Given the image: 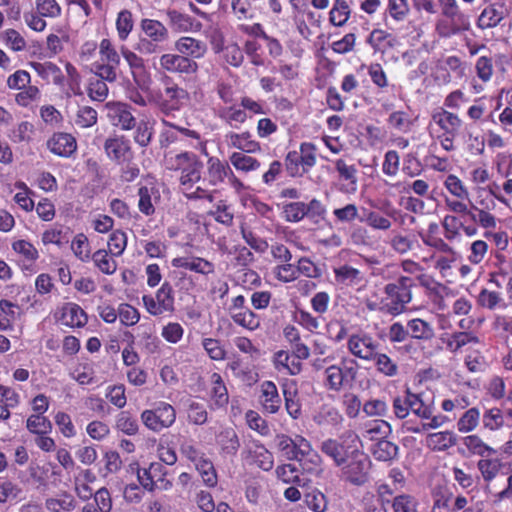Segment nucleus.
Returning <instances> with one entry per match:
<instances>
[{
    "label": "nucleus",
    "mask_w": 512,
    "mask_h": 512,
    "mask_svg": "<svg viewBox=\"0 0 512 512\" xmlns=\"http://www.w3.org/2000/svg\"><path fill=\"white\" fill-rule=\"evenodd\" d=\"M392 409L398 419H405L412 412L421 420L420 423L406 422V429L411 433L435 430L450 422L449 417L435 414L433 403H426L421 393H413L409 388L393 398Z\"/></svg>",
    "instance_id": "1"
},
{
    "label": "nucleus",
    "mask_w": 512,
    "mask_h": 512,
    "mask_svg": "<svg viewBox=\"0 0 512 512\" xmlns=\"http://www.w3.org/2000/svg\"><path fill=\"white\" fill-rule=\"evenodd\" d=\"M416 286L414 277L401 275L394 281L385 284L383 295H373L366 299V307L393 317L406 312L413 299L412 289Z\"/></svg>",
    "instance_id": "2"
},
{
    "label": "nucleus",
    "mask_w": 512,
    "mask_h": 512,
    "mask_svg": "<svg viewBox=\"0 0 512 512\" xmlns=\"http://www.w3.org/2000/svg\"><path fill=\"white\" fill-rule=\"evenodd\" d=\"M164 163L168 170L180 173V189L196 185L202 178L204 165L194 152L181 151L173 155H165Z\"/></svg>",
    "instance_id": "3"
},
{
    "label": "nucleus",
    "mask_w": 512,
    "mask_h": 512,
    "mask_svg": "<svg viewBox=\"0 0 512 512\" xmlns=\"http://www.w3.org/2000/svg\"><path fill=\"white\" fill-rule=\"evenodd\" d=\"M359 365L354 359L343 358L337 364L327 366L323 372V386L328 391L339 393L351 389L358 377Z\"/></svg>",
    "instance_id": "4"
},
{
    "label": "nucleus",
    "mask_w": 512,
    "mask_h": 512,
    "mask_svg": "<svg viewBox=\"0 0 512 512\" xmlns=\"http://www.w3.org/2000/svg\"><path fill=\"white\" fill-rule=\"evenodd\" d=\"M432 121L438 130L435 139L443 150L452 152L456 149L455 139L460 135L463 121L455 113L440 108L432 113Z\"/></svg>",
    "instance_id": "5"
},
{
    "label": "nucleus",
    "mask_w": 512,
    "mask_h": 512,
    "mask_svg": "<svg viewBox=\"0 0 512 512\" xmlns=\"http://www.w3.org/2000/svg\"><path fill=\"white\" fill-rule=\"evenodd\" d=\"M317 163V147L312 142H302L299 151L290 150L284 158L287 174L293 178H301L310 173Z\"/></svg>",
    "instance_id": "6"
},
{
    "label": "nucleus",
    "mask_w": 512,
    "mask_h": 512,
    "mask_svg": "<svg viewBox=\"0 0 512 512\" xmlns=\"http://www.w3.org/2000/svg\"><path fill=\"white\" fill-rule=\"evenodd\" d=\"M276 446L278 450L288 459L298 462L309 461L317 464L320 460L319 455L311 446V443L301 435L290 437L286 434L276 436Z\"/></svg>",
    "instance_id": "7"
},
{
    "label": "nucleus",
    "mask_w": 512,
    "mask_h": 512,
    "mask_svg": "<svg viewBox=\"0 0 512 512\" xmlns=\"http://www.w3.org/2000/svg\"><path fill=\"white\" fill-rule=\"evenodd\" d=\"M176 418V409L165 401L153 403L151 408L143 410L140 414L143 425L155 433L172 427L176 422Z\"/></svg>",
    "instance_id": "8"
},
{
    "label": "nucleus",
    "mask_w": 512,
    "mask_h": 512,
    "mask_svg": "<svg viewBox=\"0 0 512 512\" xmlns=\"http://www.w3.org/2000/svg\"><path fill=\"white\" fill-rule=\"evenodd\" d=\"M476 468L479 473L477 475L478 482L483 485L485 491L491 493L494 482L506 474L507 466L495 449L494 453L491 452L487 456L479 458L476 462Z\"/></svg>",
    "instance_id": "9"
},
{
    "label": "nucleus",
    "mask_w": 512,
    "mask_h": 512,
    "mask_svg": "<svg viewBox=\"0 0 512 512\" xmlns=\"http://www.w3.org/2000/svg\"><path fill=\"white\" fill-rule=\"evenodd\" d=\"M354 454L341 465L343 478L353 485L361 486L369 480L371 461L360 449L354 450Z\"/></svg>",
    "instance_id": "10"
},
{
    "label": "nucleus",
    "mask_w": 512,
    "mask_h": 512,
    "mask_svg": "<svg viewBox=\"0 0 512 512\" xmlns=\"http://www.w3.org/2000/svg\"><path fill=\"white\" fill-rule=\"evenodd\" d=\"M142 301L145 309L152 316H160L175 311L174 290L168 281L162 283L155 296L143 295Z\"/></svg>",
    "instance_id": "11"
},
{
    "label": "nucleus",
    "mask_w": 512,
    "mask_h": 512,
    "mask_svg": "<svg viewBox=\"0 0 512 512\" xmlns=\"http://www.w3.org/2000/svg\"><path fill=\"white\" fill-rule=\"evenodd\" d=\"M103 149L107 158L116 165L132 162L135 158L131 141L123 134L109 135L104 141Z\"/></svg>",
    "instance_id": "12"
},
{
    "label": "nucleus",
    "mask_w": 512,
    "mask_h": 512,
    "mask_svg": "<svg viewBox=\"0 0 512 512\" xmlns=\"http://www.w3.org/2000/svg\"><path fill=\"white\" fill-rule=\"evenodd\" d=\"M470 29V17L465 14L460 7L442 15L435 25L437 34L442 38L460 34Z\"/></svg>",
    "instance_id": "13"
},
{
    "label": "nucleus",
    "mask_w": 512,
    "mask_h": 512,
    "mask_svg": "<svg viewBox=\"0 0 512 512\" xmlns=\"http://www.w3.org/2000/svg\"><path fill=\"white\" fill-rule=\"evenodd\" d=\"M355 438L357 437L355 436ZM355 442L356 439L348 441V439H344L343 437L339 439L329 438L321 443L320 450L324 455L329 457L336 466L340 467L355 453L354 450L359 449Z\"/></svg>",
    "instance_id": "14"
},
{
    "label": "nucleus",
    "mask_w": 512,
    "mask_h": 512,
    "mask_svg": "<svg viewBox=\"0 0 512 512\" xmlns=\"http://www.w3.org/2000/svg\"><path fill=\"white\" fill-rule=\"evenodd\" d=\"M407 485V479L404 472L398 468H391L387 475V481L376 484V496L380 504L388 505L389 499L397 493L402 492Z\"/></svg>",
    "instance_id": "15"
},
{
    "label": "nucleus",
    "mask_w": 512,
    "mask_h": 512,
    "mask_svg": "<svg viewBox=\"0 0 512 512\" xmlns=\"http://www.w3.org/2000/svg\"><path fill=\"white\" fill-rule=\"evenodd\" d=\"M379 346L380 344L371 334L363 331L351 334L347 340L348 352L355 358L366 362L371 361L376 350H379Z\"/></svg>",
    "instance_id": "16"
},
{
    "label": "nucleus",
    "mask_w": 512,
    "mask_h": 512,
    "mask_svg": "<svg viewBox=\"0 0 512 512\" xmlns=\"http://www.w3.org/2000/svg\"><path fill=\"white\" fill-rule=\"evenodd\" d=\"M162 82L164 89L158 96L159 106L163 111H178L183 100L188 98V92L169 76H165Z\"/></svg>",
    "instance_id": "17"
},
{
    "label": "nucleus",
    "mask_w": 512,
    "mask_h": 512,
    "mask_svg": "<svg viewBox=\"0 0 512 512\" xmlns=\"http://www.w3.org/2000/svg\"><path fill=\"white\" fill-rule=\"evenodd\" d=\"M159 64L164 71L179 76L196 75L199 70V65L195 60L180 55L179 53H166L161 55Z\"/></svg>",
    "instance_id": "18"
},
{
    "label": "nucleus",
    "mask_w": 512,
    "mask_h": 512,
    "mask_svg": "<svg viewBox=\"0 0 512 512\" xmlns=\"http://www.w3.org/2000/svg\"><path fill=\"white\" fill-rule=\"evenodd\" d=\"M120 53L129 66L131 76L136 85L141 89L147 87L150 82V75L145 60L125 45L121 46Z\"/></svg>",
    "instance_id": "19"
},
{
    "label": "nucleus",
    "mask_w": 512,
    "mask_h": 512,
    "mask_svg": "<svg viewBox=\"0 0 512 512\" xmlns=\"http://www.w3.org/2000/svg\"><path fill=\"white\" fill-rule=\"evenodd\" d=\"M258 403L264 414H277L282 407V398L273 381L265 380L259 385Z\"/></svg>",
    "instance_id": "20"
},
{
    "label": "nucleus",
    "mask_w": 512,
    "mask_h": 512,
    "mask_svg": "<svg viewBox=\"0 0 512 512\" xmlns=\"http://www.w3.org/2000/svg\"><path fill=\"white\" fill-rule=\"evenodd\" d=\"M338 174V190L344 194H355L358 189V169L354 164H348L344 159L334 162Z\"/></svg>",
    "instance_id": "21"
},
{
    "label": "nucleus",
    "mask_w": 512,
    "mask_h": 512,
    "mask_svg": "<svg viewBox=\"0 0 512 512\" xmlns=\"http://www.w3.org/2000/svg\"><path fill=\"white\" fill-rule=\"evenodd\" d=\"M225 143L229 148L241 153H260L261 143L256 140L249 130L241 132L229 131L225 134Z\"/></svg>",
    "instance_id": "22"
},
{
    "label": "nucleus",
    "mask_w": 512,
    "mask_h": 512,
    "mask_svg": "<svg viewBox=\"0 0 512 512\" xmlns=\"http://www.w3.org/2000/svg\"><path fill=\"white\" fill-rule=\"evenodd\" d=\"M417 280L419 284L425 288L426 296L432 306L438 311H445L448 308L445 301V296L448 295V288L426 274L417 276Z\"/></svg>",
    "instance_id": "23"
},
{
    "label": "nucleus",
    "mask_w": 512,
    "mask_h": 512,
    "mask_svg": "<svg viewBox=\"0 0 512 512\" xmlns=\"http://www.w3.org/2000/svg\"><path fill=\"white\" fill-rule=\"evenodd\" d=\"M47 149L62 158L72 157L78 148L76 138L67 132H55L46 142Z\"/></svg>",
    "instance_id": "24"
},
{
    "label": "nucleus",
    "mask_w": 512,
    "mask_h": 512,
    "mask_svg": "<svg viewBox=\"0 0 512 512\" xmlns=\"http://www.w3.org/2000/svg\"><path fill=\"white\" fill-rule=\"evenodd\" d=\"M108 118L112 125L124 131H130L136 126V118L132 114L130 105L122 102H108L106 104Z\"/></svg>",
    "instance_id": "25"
},
{
    "label": "nucleus",
    "mask_w": 512,
    "mask_h": 512,
    "mask_svg": "<svg viewBox=\"0 0 512 512\" xmlns=\"http://www.w3.org/2000/svg\"><path fill=\"white\" fill-rule=\"evenodd\" d=\"M507 15L508 11L503 3H491L481 11L476 20V26L480 30L495 28Z\"/></svg>",
    "instance_id": "26"
},
{
    "label": "nucleus",
    "mask_w": 512,
    "mask_h": 512,
    "mask_svg": "<svg viewBox=\"0 0 512 512\" xmlns=\"http://www.w3.org/2000/svg\"><path fill=\"white\" fill-rule=\"evenodd\" d=\"M170 28L178 33L198 32L202 23L189 14L176 9H168L166 12Z\"/></svg>",
    "instance_id": "27"
},
{
    "label": "nucleus",
    "mask_w": 512,
    "mask_h": 512,
    "mask_svg": "<svg viewBox=\"0 0 512 512\" xmlns=\"http://www.w3.org/2000/svg\"><path fill=\"white\" fill-rule=\"evenodd\" d=\"M285 410L294 420L302 416V404L299 397L298 385L295 380H286L281 384Z\"/></svg>",
    "instance_id": "28"
},
{
    "label": "nucleus",
    "mask_w": 512,
    "mask_h": 512,
    "mask_svg": "<svg viewBox=\"0 0 512 512\" xmlns=\"http://www.w3.org/2000/svg\"><path fill=\"white\" fill-rule=\"evenodd\" d=\"M467 504L468 499L464 495L454 497L452 492H438L433 496L431 512H458Z\"/></svg>",
    "instance_id": "29"
},
{
    "label": "nucleus",
    "mask_w": 512,
    "mask_h": 512,
    "mask_svg": "<svg viewBox=\"0 0 512 512\" xmlns=\"http://www.w3.org/2000/svg\"><path fill=\"white\" fill-rule=\"evenodd\" d=\"M171 265L174 268L186 269L204 276L214 274L215 272L214 263L198 256L176 257L172 259Z\"/></svg>",
    "instance_id": "30"
},
{
    "label": "nucleus",
    "mask_w": 512,
    "mask_h": 512,
    "mask_svg": "<svg viewBox=\"0 0 512 512\" xmlns=\"http://www.w3.org/2000/svg\"><path fill=\"white\" fill-rule=\"evenodd\" d=\"M463 448H458V453L462 456H478L479 458L487 456L488 453H494L495 448L486 443L478 434H469L461 438Z\"/></svg>",
    "instance_id": "31"
},
{
    "label": "nucleus",
    "mask_w": 512,
    "mask_h": 512,
    "mask_svg": "<svg viewBox=\"0 0 512 512\" xmlns=\"http://www.w3.org/2000/svg\"><path fill=\"white\" fill-rule=\"evenodd\" d=\"M30 67L36 74L44 80L47 84L53 83L56 86L62 87L65 82V76L62 70L55 63L50 61L45 62H30Z\"/></svg>",
    "instance_id": "32"
},
{
    "label": "nucleus",
    "mask_w": 512,
    "mask_h": 512,
    "mask_svg": "<svg viewBox=\"0 0 512 512\" xmlns=\"http://www.w3.org/2000/svg\"><path fill=\"white\" fill-rule=\"evenodd\" d=\"M458 442V436L452 430L429 433L425 438V446L433 452H446Z\"/></svg>",
    "instance_id": "33"
},
{
    "label": "nucleus",
    "mask_w": 512,
    "mask_h": 512,
    "mask_svg": "<svg viewBox=\"0 0 512 512\" xmlns=\"http://www.w3.org/2000/svg\"><path fill=\"white\" fill-rule=\"evenodd\" d=\"M60 321L70 328H83L88 323V315L80 305L68 302L61 308Z\"/></svg>",
    "instance_id": "34"
},
{
    "label": "nucleus",
    "mask_w": 512,
    "mask_h": 512,
    "mask_svg": "<svg viewBox=\"0 0 512 512\" xmlns=\"http://www.w3.org/2000/svg\"><path fill=\"white\" fill-rule=\"evenodd\" d=\"M231 167L217 156H209L206 161V173L209 185L218 186L225 182Z\"/></svg>",
    "instance_id": "35"
},
{
    "label": "nucleus",
    "mask_w": 512,
    "mask_h": 512,
    "mask_svg": "<svg viewBox=\"0 0 512 512\" xmlns=\"http://www.w3.org/2000/svg\"><path fill=\"white\" fill-rule=\"evenodd\" d=\"M175 49L180 55L189 57L192 60L201 59L207 53L206 43L190 36L180 37L175 42Z\"/></svg>",
    "instance_id": "36"
},
{
    "label": "nucleus",
    "mask_w": 512,
    "mask_h": 512,
    "mask_svg": "<svg viewBox=\"0 0 512 512\" xmlns=\"http://www.w3.org/2000/svg\"><path fill=\"white\" fill-rule=\"evenodd\" d=\"M216 116L232 128H238L251 118L244 111L240 103L220 107L216 112Z\"/></svg>",
    "instance_id": "37"
},
{
    "label": "nucleus",
    "mask_w": 512,
    "mask_h": 512,
    "mask_svg": "<svg viewBox=\"0 0 512 512\" xmlns=\"http://www.w3.org/2000/svg\"><path fill=\"white\" fill-rule=\"evenodd\" d=\"M476 303L480 308L489 311L505 310L508 307V303L500 291L490 290L488 288H482L479 291L476 297Z\"/></svg>",
    "instance_id": "38"
},
{
    "label": "nucleus",
    "mask_w": 512,
    "mask_h": 512,
    "mask_svg": "<svg viewBox=\"0 0 512 512\" xmlns=\"http://www.w3.org/2000/svg\"><path fill=\"white\" fill-rule=\"evenodd\" d=\"M420 236L425 245L432 247L441 253L451 255L455 254L454 248L440 237V226L438 223H429L426 233L420 234Z\"/></svg>",
    "instance_id": "39"
},
{
    "label": "nucleus",
    "mask_w": 512,
    "mask_h": 512,
    "mask_svg": "<svg viewBox=\"0 0 512 512\" xmlns=\"http://www.w3.org/2000/svg\"><path fill=\"white\" fill-rule=\"evenodd\" d=\"M211 390H210V398H211V408L219 409L227 406L229 402V394L227 387L223 381L222 376L214 372L211 375Z\"/></svg>",
    "instance_id": "40"
},
{
    "label": "nucleus",
    "mask_w": 512,
    "mask_h": 512,
    "mask_svg": "<svg viewBox=\"0 0 512 512\" xmlns=\"http://www.w3.org/2000/svg\"><path fill=\"white\" fill-rule=\"evenodd\" d=\"M481 428L484 431L496 432L504 428L505 415L501 408L493 406L481 412Z\"/></svg>",
    "instance_id": "41"
},
{
    "label": "nucleus",
    "mask_w": 512,
    "mask_h": 512,
    "mask_svg": "<svg viewBox=\"0 0 512 512\" xmlns=\"http://www.w3.org/2000/svg\"><path fill=\"white\" fill-rule=\"evenodd\" d=\"M352 16V8L347 0H333L328 13V21L333 27H344Z\"/></svg>",
    "instance_id": "42"
},
{
    "label": "nucleus",
    "mask_w": 512,
    "mask_h": 512,
    "mask_svg": "<svg viewBox=\"0 0 512 512\" xmlns=\"http://www.w3.org/2000/svg\"><path fill=\"white\" fill-rule=\"evenodd\" d=\"M368 43L375 52L384 54L393 49L398 44V40L395 35L386 30L373 29L368 37Z\"/></svg>",
    "instance_id": "43"
},
{
    "label": "nucleus",
    "mask_w": 512,
    "mask_h": 512,
    "mask_svg": "<svg viewBox=\"0 0 512 512\" xmlns=\"http://www.w3.org/2000/svg\"><path fill=\"white\" fill-rule=\"evenodd\" d=\"M274 364L279 372L289 375H298L303 368L302 362L297 357L284 350L275 353Z\"/></svg>",
    "instance_id": "44"
},
{
    "label": "nucleus",
    "mask_w": 512,
    "mask_h": 512,
    "mask_svg": "<svg viewBox=\"0 0 512 512\" xmlns=\"http://www.w3.org/2000/svg\"><path fill=\"white\" fill-rule=\"evenodd\" d=\"M140 28L147 38L153 42L163 43L169 38V31L159 20L144 18L140 22Z\"/></svg>",
    "instance_id": "45"
},
{
    "label": "nucleus",
    "mask_w": 512,
    "mask_h": 512,
    "mask_svg": "<svg viewBox=\"0 0 512 512\" xmlns=\"http://www.w3.org/2000/svg\"><path fill=\"white\" fill-rule=\"evenodd\" d=\"M407 331L409 337L416 340L430 341L435 337L432 324L421 318L410 319L407 322Z\"/></svg>",
    "instance_id": "46"
},
{
    "label": "nucleus",
    "mask_w": 512,
    "mask_h": 512,
    "mask_svg": "<svg viewBox=\"0 0 512 512\" xmlns=\"http://www.w3.org/2000/svg\"><path fill=\"white\" fill-rule=\"evenodd\" d=\"M115 257L106 249H98L92 254L90 261L102 274L113 275L118 268Z\"/></svg>",
    "instance_id": "47"
},
{
    "label": "nucleus",
    "mask_w": 512,
    "mask_h": 512,
    "mask_svg": "<svg viewBox=\"0 0 512 512\" xmlns=\"http://www.w3.org/2000/svg\"><path fill=\"white\" fill-rule=\"evenodd\" d=\"M92 497L93 502L84 505L82 512H111L112 497L106 487L98 489Z\"/></svg>",
    "instance_id": "48"
},
{
    "label": "nucleus",
    "mask_w": 512,
    "mask_h": 512,
    "mask_svg": "<svg viewBox=\"0 0 512 512\" xmlns=\"http://www.w3.org/2000/svg\"><path fill=\"white\" fill-rule=\"evenodd\" d=\"M481 423V411L478 407L468 408L458 418L456 428L462 434H468L475 431Z\"/></svg>",
    "instance_id": "49"
},
{
    "label": "nucleus",
    "mask_w": 512,
    "mask_h": 512,
    "mask_svg": "<svg viewBox=\"0 0 512 512\" xmlns=\"http://www.w3.org/2000/svg\"><path fill=\"white\" fill-rule=\"evenodd\" d=\"M480 344V338L473 332L459 331L450 335L446 347L450 352L455 353L467 345L477 346Z\"/></svg>",
    "instance_id": "50"
},
{
    "label": "nucleus",
    "mask_w": 512,
    "mask_h": 512,
    "mask_svg": "<svg viewBox=\"0 0 512 512\" xmlns=\"http://www.w3.org/2000/svg\"><path fill=\"white\" fill-rule=\"evenodd\" d=\"M231 320L237 325L248 331H255L261 325V318L249 307L234 312L229 315Z\"/></svg>",
    "instance_id": "51"
},
{
    "label": "nucleus",
    "mask_w": 512,
    "mask_h": 512,
    "mask_svg": "<svg viewBox=\"0 0 512 512\" xmlns=\"http://www.w3.org/2000/svg\"><path fill=\"white\" fill-rule=\"evenodd\" d=\"M19 402L20 396L13 388L0 384V419H8L10 409L17 407Z\"/></svg>",
    "instance_id": "52"
},
{
    "label": "nucleus",
    "mask_w": 512,
    "mask_h": 512,
    "mask_svg": "<svg viewBox=\"0 0 512 512\" xmlns=\"http://www.w3.org/2000/svg\"><path fill=\"white\" fill-rule=\"evenodd\" d=\"M387 124L397 132L407 134L412 131L415 119L409 112L398 110L388 116Z\"/></svg>",
    "instance_id": "53"
},
{
    "label": "nucleus",
    "mask_w": 512,
    "mask_h": 512,
    "mask_svg": "<svg viewBox=\"0 0 512 512\" xmlns=\"http://www.w3.org/2000/svg\"><path fill=\"white\" fill-rule=\"evenodd\" d=\"M391 433L390 424L381 419L371 420L364 424L362 435L369 440L379 441L380 439L387 438Z\"/></svg>",
    "instance_id": "54"
},
{
    "label": "nucleus",
    "mask_w": 512,
    "mask_h": 512,
    "mask_svg": "<svg viewBox=\"0 0 512 512\" xmlns=\"http://www.w3.org/2000/svg\"><path fill=\"white\" fill-rule=\"evenodd\" d=\"M371 361H373L376 371L385 377H395L399 373L397 362L386 353H381L376 350Z\"/></svg>",
    "instance_id": "55"
},
{
    "label": "nucleus",
    "mask_w": 512,
    "mask_h": 512,
    "mask_svg": "<svg viewBox=\"0 0 512 512\" xmlns=\"http://www.w3.org/2000/svg\"><path fill=\"white\" fill-rule=\"evenodd\" d=\"M393 512H421L418 499L411 495L400 493L389 499Z\"/></svg>",
    "instance_id": "56"
},
{
    "label": "nucleus",
    "mask_w": 512,
    "mask_h": 512,
    "mask_svg": "<svg viewBox=\"0 0 512 512\" xmlns=\"http://www.w3.org/2000/svg\"><path fill=\"white\" fill-rule=\"evenodd\" d=\"M335 281L344 286H354L362 279V273L359 269L348 264L341 265L333 269Z\"/></svg>",
    "instance_id": "57"
},
{
    "label": "nucleus",
    "mask_w": 512,
    "mask_h": 512,
    "mask_svg": "<svg viewBox=\"0 0 512 512\" xmlns=\"http://www.w3.org/2000/svg\"><path fill=\"white\" fill-rule=\"evenodd\" d=\"M250 153L233 152L230 157V163L237 170L244 173L257 171L261 167V162L249 155Z\"/></svg>",
    "instance_id": "58"
},
{
    "label": "nucleus",
    "mask_w": 512,
    "mask_h": 512,
    "mask_svg": "<svg viewBox=\"0 0 512 512\" xmlns=\"http://www.w3.org/2000/svg\"><path fill=\"white\" fill-rule=\"evenodd\" d=\"M70 248L73 255L81 262L87 263L90 261L91 246L88 237L84 233H78L71 240Z\"/></svg>",
    "instance_id": "59"
},
{
    "label": "nucleus",
    "mask_w": 512,
    "mask_h": 512,
    "mask_svg": "<svg viewBox=\"0 0 512 512\" xmlns=\"http://www.w3.org/2000/svg\"><path fill=\"white\" fill-rule=\"evenodd\" d=\"M470 219L485 231L495 229L498 223L497 217L487 209L471 206Z\"/></svg>",
    "instance_id": "60"
},
{
    "label": "nucleus",
    "mask_w": 512,
    "mask_h": 512,
    "mask_svg": "<svg viewBox=\"0 0 512 512\" xmlns=\"http://www.w3.org/2000/svg\"><path fill=\"white\" fill-rule=\"evenodd\" d=\"M240 234L246 244L255 252L259 254L265 253L269 244L265 238L260 237L257 233H255L252 229L246 226V224H241L240 226Z\"/></svg>",
    "instance_id": "61"
},
{
    "label": "nucleus",
    "mask_w": 512,
    "mask_h": 512,
    "mask_svg": "<svg viewBox=\"0 0 512 512\" xmlns=\"http://www.w3.org/2000/svg\"><path fill=\"white\" fill-rule=\"evenodd\" d=\"M207 214L222 225L231 226L233 224L234 214L231 210V206L225 199L217 201L214 208L209 210Z\"/></svg>",
    "instance_id": "62"
},
{
    "label": "nucleus",
    "mask_w": 512,
    "mask_h": 512,
    "mask_svg": "<svg viewBox=\"0 0 512 512\" xmlns=\"http://www.w3.org/2000/svg\"><path fill=\"white\" fill-rule=\"evenodd\" d=\"M372 454L379 461H390L398 454V446L386 438L376 441L372 448Z\"/></svg>",
    "instance_id": "63"
},
{
    "label": "nucleus",
    "mask_w": 512,
    "mask_h": 512,
    "mask_svg": "<svg viewBox=\"0 0 512 512\" xmlns=\"http://www.w3.org/2000/svg\"><path fill=\"white\" fill-rule=\"evenodd\" d=\"M218 444L221 448V452L226 455H235L240 446L238 436L231 428L220 432L218 435Z\"/></svg>",
    "instance_id": "64"
}]
</instances>
